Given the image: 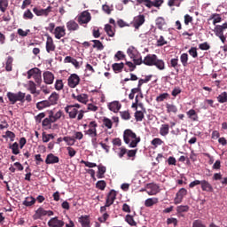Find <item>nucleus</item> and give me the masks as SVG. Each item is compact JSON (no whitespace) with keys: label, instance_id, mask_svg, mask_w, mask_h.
<instances>
[{"label":"nucleus","instance_id":"1","mask_svg":"<svg viewBox=\"0 0 227 227\" xmlns=\"http://www.w3.org/2000/svg\"><path fill=\"white\" fill-rule=\"evenodd\" d=\"M143 64L146 67H156L158 70H166V62L159 59L155 54H148L143 59Z\"/></svg>","mask_w":227,"mask_h":227},{"label":"nucleus","instance_id":"2","mask_svg":"<svg viewBox=\"0 0 227 227\" xmlns=\"http://www.w3.org/2000/svg\"><path fill=\"white\" fill-rule=\"evenodd\" d=\"M123 141L129 148H137L141 143V137L132 131V129H125L123 132Z\"/></svg>","mask_w":227,"mask_h":227},{"label":"nucleus","instance_id":"3","mask_svg":"<svg viewBox=\"0 0 227 227\" xmlns=\"http://www.w3.org/2000/svg\"><path fill=\"white\" fill-rule=\"evenodd\" d=\"M7 98L12 105L17 104V102H21V104L26 102V93L22 91H19L18 93L7 92Z\"/></svg>","mask_w":227,"mask_h":227},{"label":"nucleus","instance_id":"4","mask_svg":"<svg viewBox=\"0 0 227 227\" xmlns=\"http://www.w3.org/2000/svg\"><path fill=\"white\" fill-rule=\"evenodd\" d=\"M89 129L84 131V134L88 136L89 137H97L98 136V133L97 132V127H98V124L95 121H91L89 125Z\"/></svg>","mask_w":227,"mask_h":227},{"label":"nucleus","instance_id":"5","mask_svg":"<svg viewBox=\"0 0 227 227\" xmlns=\"http://www.w3.org/2000/svg\"><path fill=\"white\" fill-rule=\"evenodd\" d=\"M52 12V6L49 5L46 9L41 7H34L33 12L36 17H49V13Z\"/></svg>","mask_w":227,"mask_h":227},{"label":"nucleus","instance_id":"6","mask_svg":"<svg viewBox=\"0 0 227 227\" xmlns=\"http://www.w3.org/2000/svg\"><path fill=\"white\" fill-rule=\"evenodd\" d=\"M48 215V217H51V215H54V212L51 210H45L43 207H39L36 211L35 214L33 215V220L36 221L38 219H42V217Z\"/></svg>","mask_w":227,"mask_h":227},{"label":"nucleus","instance_id":"7","mask_svg":"<svg viewBox=\"0 0 227 227\" xmlns=\"http://www.w3.org/2000/svg\"><path fill=\"white\" fill-rule=\"evenodd\" d=\"M145 192L149 196H155L160 192V187L155 184H148Z\"/></svg>","mask_w":227,"mask_h":227},{"label":"nucleus","instance_id":"8","mask_svg":"<svg viewBox=\"0 0 227 227\" xmlns=\"http://www.w3.org/2000/svg\"><path fill=\"white\" fill-rule=\"evenodd\" d=\"M79 82H81V78L77 74H71L67 79V84L69 88H76L79 86Z\"/></svg>","mask_w":227,"mask_h":227},{"label":"nucleus","instance_id":"9","mask_svg":"<svg viewBox=\"0 0 227 227\" xmlns=\"http://www.w3.org/2000/svg\"><path fill=\"white\" fill-rule=\"evenodd\" d=\"M45 47L48 54H52V52L56 51V44L54 43V39H52L51 35H47Z\"/></svg>","mask_w":227,"mask_h":227},{"label":"nucleus","instance_id":"10","mask_svg":"<svg viewBox=\"0 0 227 227\" xmlns=\"http://www.w3.org/2000/svg\"><path fill=\"white\" fill-rule=\"evenodd\" d=\"M187 196V189L181 188L176 194V198L174 199L175 205H180L182 201H184V197Z\"/></svg>","mask_w":227,"mask_h":227},{"label":"nucleus","instance_id":"11","mask_svg":"<svg viewBox=\"0 0 227 227\" xmlns=\"http://www.w3.org/2000/svg\"><path fill=\"white\" fill-rule=\"evenodd\" d=\"M53 35L57 40H61L67 35V28L65 26H59L55 27Z\"/></svg>","mask_w":227,"mask_h":227},{"label":"nucleus","instance_id":"12","mask_svg":"<svg viewBox=\"0 0 227 227\" xmlns=\"http://www.w3.org/2000/svg\"><path fill=\"white\" fill-rule=\"evenodd\" d=\"M91 20V14L88 12H82L77 19V22L82 26V24H88Z\"/></svg>","mask_w":227,"mask_h":227},{"label":"nucleus","instance_id":"13","mask_svg":"<svg viewBox=\"0 0 227 227\" xmlns=\"http://www.w3.org/2000/svg\"><path fill=\"white\" fill-rule=\"evenodd\" d=\"M65 112L68 114L71 120H75V118H77V114H79V110H77V108H74L72 105H67L65 107Z\"/></svg>","mask_w":227,"mask_h":227},{"label":"nucleus","instance_id":"14","mask_svg":"<svg viewBox=\"0 0 227 227\" xmlns=\"http://www.w3.org/2000/svg\"><path fill=\"white\" fill-rule=\"evenodd\" d=\"M145 15L140 14L138 16H136L133 20L132 26L135 27V29H139L140 26H143L145 24Z\"/></svg>","mask_w":227,"mask_h":227},{"label":"nucleus","instance_id":"15","mask_svg":"<svg viewBox=\"0 0 227 227\" xmlns=\"http://www.w3.org/2000/svg\"><path fill=\"white\" fill-rule=\"evenodd\" d=\"M138 107H141L142 110H137L135 113V120L137 121H143L144 118H145V113H146V108L143 107V104L139 103L138 104Z\"/></svg>","mask_w":227,"mask_h":227},{"label":"nucleus","instance_id":"16","mask_svg":"<svg viewBox=\"0 0 227 227\" xmlns=\"http://www.w3.org/2000/svg\"><path fill=\"white\" fill-rule=\"evenodd\" d=\"M200 187L204 192H214V186L207 180L200 181Z\"/></svg>","mask_w":227,"mask_h":227},{"label":"nucleus","instance_id":"17","mask_svg":"<svg viewBox=\"0 0 227 227\" xmlns=\"http://www.w3.org/2000/svg\"><path fill=\"white\" fill-rule=\"evenodd\" d=\"M48 226L49 227H63L65 226V222H63V220L58 219V216H55L48 222Z\"/></svg>","mask_w":227,"mask_h":227},{"label":"nucleus","instance_id":"18","mask_svg":"<svg viewBox=\"0 0 227 227\" xmlns=\"http://www.w3.org/2000/svg\"><path fill=\"white\" fill-rule=\"evenodd\" d=\"M78 223H80L82 227H91V220H90V215H88L80 216Z\"/></svg>","mask_w":227,"mask_h":227},{"label":"nucleus","instance_id":"19","mask_svg":"<svg viewBox=\"0 0 227 227\" xmlns=\"http://www.w3.org/2000/svg\"><path fill=\"white\" fill-rule=\"evenodd\" d=\"M225 29H227V27H226V24L223 23V25H215L213 31L215 36H222L224 35Z\"/></svg>","mask_w":227,"mask_h":227},{"label":"nucleus","instance_id":"20","mask_svg":"<svg viewBox=\"0 0 227 227\" xmlns=\"http://www.w3.org/2000/svg\"><path fill=\"white\" fill-rule=\"evenodd\" d=\"M45 84H52L54 82V74L51 71H46L43 74Z\"/></svg>","mask_w":227,"mask_h":227},{"label":"nucleus","instance_id":"21","mask_svg":"<svg viewBox=\"0 0 227 227\" xmlns=\"http://www.w3.org/2000/svg\"><path fill=\"white\" fill-rule=\"evenodd\" d=\"M72 98H74V100H77L81 104H88V94L75 95L73 93Z\"/></svg>","mask_w":227,"mask_h":227},{"label":"nucleus","instance_id":"22","mask_svg":"<svg viewBox=\"0 0 227 227\" xmlns=\"http://www.w3.org/2000/svg\"><path fill=\"white\" fill-rule=\"evenodd\" d=\"M59 162V157L54 155L53 153H49L46 156L45 163L46 164H58Z\"/></svg>","mask_w":227,"mask_h":227},{"label":"nucleus","instance_id":"23","mask_svg":"<svg viewBox=\"0 0 227 227\" xmlns=\"http://www.w3.org/2000/svg\"><path fill=\"white\" fill-rule=\"evenodd\" d=\"M66 26H67V30H69L70 32L78 31V29H79V24L77 22H75V20H74L67 21Z\"/></svg>","mask_w":227,"mask_h":227},{"label":"nucleus","instance_id":"24","mask_svg":"<svg viewBox=\"0 0 227 227\" xmlns=\"http://www.w3.org/2000/svg\"><path fill=\"white\" fill-rule=\"evenodd\" d=\"M58 100H59V94L52 92L48 98V103L50 106H56V104H58Z\"/></svg>","mask_w":227,"mask_h":227},{"label":"nucleus","instance_id":"25","mask_svg":"<svg viewBox=\"0 0 227 227\" xmlns=\"http://www.w3.org/2000/svg\"><path fill=\"white\" fill-rule=\"evenodd\" d=\"M108 109L113 111V113H118L121 109V104L118 101H114L108 105Z\"/></svg>","mask_w":227,"mask_h":227},{"label":"nucleus","instance_id":"26","mask_svg":"<svg viewBox=\"0 0 227 227\" xmlns=\"http://www.w3.org/2000/svg\"><path fill=\"white\" fill-rule=\"evenodd\" d=\"M112 68L114 72V74H121V72H123V68H125V64L123 62L114 63L112 65Z\"/></svg>","mask_w":227,"mask_h":227},{"label":"nucleus","instance_id":"27","mask_svg":"<svg viewBox=\"0 0 227 227\" xmlns=\"http://www.w3.org/2000/svg\"><path fill=\"white\" fill-rule=\"evenodd\" d=\"M127 54L130 57L131 59H133L134 58H137L139 51H137L134 46H129L127 50Z\"/></svg>","mask_w":227,"mask_h":227},{"label":"nucleus","instance_id":"28","mask_svg":"<svg viewBox=\"0 0 227 227\" xmlns=\"http://www.w3.org/2000/svg\"><path fill=\"white\" fill-rule=\"evenodd\" d=\"M160 136L166 137L168 134H169V124L165 123L161 124L160 128Z\"/></svg>","mask_w":227,"mask_h":227},{"label":"nucleus","instance_id":"29","mask_svg":"<svg viewBox=\"0 0 227 227\" xmlns=\"http://www.w3.org/2000/svg\"><path fill=\"white\" fill-rule=\"evenodd\" d=\"M98 169L97 178H105L104 175H106L107 168L103 165H98Z\"/></svg>","mask_w":227,"mask_h":227},{"label":"nucleus","instance_id":"30","mask_svg":"<svg viewBox=\"0 0 227 227\" xmlns=\"http://www.w3.org/2000/svg\"><path fill=\"white\" fill-rule=\"evenodd\" d=\"M36 203V199L34 197H27L25 198V200L23 201V205L25 207H33Z\"/></svg>","mask_w":227,"mask_h":227},{"label":"nucleus","instance_id":"31","mask_svg":"<svg viewBox=\"0 0 227 227\" xmlns=\"http://www.w3.org/2000/svg\"><path fill=\"white\" fill-rule=\"evenodd\" d=\"M36 107L39 111H42V109H45V107H51V104L48 100H43L36 103Z\"/></svg>","mask_w":227,"mask_h":227},{"label":"nucleus","instance_id":"32","mask_svg":"<svg viewBox=\"0 0 227 227\" xmlns=\"http://www.w3.org/2000/svg\"><path fill=\"white\" fill-rule=\"evenodd\" d=\"M156 26L158 27V29H160V31H162V29H164V26H166V20H164V18L162 17H159L156 19Z\"/></svg>","mask_w":227,"mask_h":227},{"label":"nucleus","instance_id":"33","mask_svg":"<svg viewBox=\"0 0 227 227\" xmlns=\"http://www.w3.org/2000/svg\"><path fill=\"white\" fill-rule=\"evenodd\" d=\"M157 203H159L158 198H149V199L145 200V207H153V205H157Z\"/></svg>","mask_w":227,"mask_h":227},{"label":"nucleus","instance_id":"34","mask_svg":"<svg viewBox=\"0 0 227 227\" xmlns=\"http://www.w3.org/2000/svg\"><path fill=\"white\" fill-rule=\"evenodd\" d=\"M186 114L192 121H198V114H196V110L191 109L186 113Z\"/></svg>","mask_w":227,"mask_h":227},{"label":"nucleus","instance_id":"35","mask_svg":"<svg viewBox=\"0 0 227 227\" xmlns=\"http://www.w3.org/2000/svg\"><path fill=\"white\" fill-rule=\"evenodd\" d=\"M35 18V14L31 12L30 9H27L23 13V19L24 20H33Z\"/></svg>","mask_w":227,"mask_h":227},{"label":"nucleus","instance_id":"36","mask_svg":"<svg viewBox=\"0 0 227 227\" xmlns=\"http://www.w3.org/2000/svg\"><path fill=\"white\" fill-rule=\"evenodd\" d=\"M166 108H167V113L168 114L173 113L174 114H176V113H178V107H176V106L173 104H167Z\"/></svg>","mask_w":227,"mask_h":227},{"label":"nucleus","instance_id":"37","mask_svg":"<svg viewBox=\"0 0 227 227\" xmlns=\"http://www.w3.org/2000/svg\"><path fill=\"white\" fill-rule=\"evenodd\" d=\"M117 195L118 193L116 192V191L111 190L106 195V200L112 201V203H114Z\"/></svg>","mask_w":227,"mask_h":227},{"label":"nucleus","instance_id":"38","mask_svg":"<svg viewBox=\"0 0 227 227\" xmlns=\"http://www.w3.org/2000/svg\"><path fill=\"white\" fill-rule=\"evenodd\" d=\"M10 150H12L13 155H19L20 153V150L19 149V143L14 142L12 145L9 146Z\"/></svg>","mask_w":227,"mask_h":227},{"label":"nucleus","instance_id":"39","mask_svg":"<svg viewBox=\"0 0 227 227\" xmlns=\"http://www.w3.org/2000/svg\"><path fill=\"white\" fill-rule=\"evenodd\" d=\"M106 187H107V183L105 180H99L96 183V188L99 191H106Z\"/></svg>","mask_w":227,"mask_h":227},{"label":"nucleus","instance_id":"40","mask_svg":"<svg viewBox=\"0 0 227 227\" xmlns=\"http://www.w3.org/2000/svg\"><path fill=\"white\" fill-rule=\"evenodd\" d=\"M180 61H181L183 67H187V65H189V63H188V61H189V55L187 53L181 54Z\"/></svg>","mask_w":227,"mask_h":227},{"label":"nucleus","instance_id":"41","mask_svg":"<svg viewBox=\"0 0 227 227\" xmlns=\"http://www.w3.org/2000/svg\"><path fill=\"white\" fill-rule=\"evenodd\" d=\"M13 65V58L8 57L6 60V65H5V70L6 72H12V66Z\"/></svg>","mask_w":227,"mask_h":227},{"label":"nucleus","instance_id":"42","mask_svg":"<svg viewBox=\"0 0 227 227\" xmlns=\"http://www.w3.org/2000/svg\"><path fill=\"white\" fill-rule=\"evenodd\" d=\"M125 221L129 226H137V223H136V220H134V217L130 215H126Z\"/></svg>","mask_w":227,"mask_h":227},{"label":"nucleus","instance_id":"43","mask_svg":"<svg viewBox=\"0 0 227 227\" xmlns=\"http://www.w3.org/2000/svg\"><path fill=\"white\" fill-rule=\"evenodd\" d=\"M103 125L106 129H113V121H111V119H109L107 117H104L103 118Z\"/></svg>","mask_w":227,"mask_h":227},{"label":"nucleus","instance_id":"44","mask_svg":"<svg viewBox=\"0 0 227 227\" xmlns=\"http://www.w3.org/2000/svg\"><path fill=\"white\" fill-rule=\"evenodd\" d=\"M40 72V68L38 67H34L30 70L27 71V79H31L33 76L38 74Z\"/></svg>","mask_w":227,"mask_h":227},{"label":"nucleus","instance_id":"45","mask_svg":"<svg viewBox=\"0 0 227 227\" xmlns=\"http://www.w3.org/2000/svg\"><path fill=\"white\" fill-rule=\"evenodd\" d=\"M105 31L108 35V36L110 37L114 36V30L113 29V26L106 24L105 26Z\"/></svg>","mask_w":227,"mask_h":227},{"label":"nucleus","instance_id":"46","mask_svg":"<svg viewBox=\"0 0 227 227\" xmlns=\"http://www.w3.org/2000/svg\"><path fill=\"white\" fill-rule=\"evenodd\" d=\"M93 42V49H98V51H104V44H102V42L98 40H92Z\"/></svg>","mask_w":227,"mask_h":227},{"label":"nucleus","instance_id":"47","mask_svg":"<svg viewBox=\"0 0 227 227\" xmlns=\"http://www.w3.org/2000/svg\"><path fill=\"white\" fill-rule=\"evenodd\" d=\"M151 145L154 147L157 148V146H160L161 145H164V141L160 138H153L151 142Z\"/></svg>","mask_w":227,"mask_h":227},{"label":"nucleus","instance_id":"48","mask_svg":"<svg viewBox=\"0 0 227 227\" xmlns=\"http://www.w3.org/2000/svg\"><path fill=\"white\" fill-rule=\"evenodd\" d=\"M167 98H169V94L168 92L160 94L156 98V102H164V100H167Z\"/></svg>","mask_w":227,"mask_h":227},{"label":"nucleus","instance_id":"49","mask_svg":"<svg viewBox=\"0 0 227 227\" xmlns=\"http://www.w3.org/2000/svg\"><path fill=\"white\" fill-rule=\"evenodd\" d=\"M184 0H168V6H176L177 8L180 7V4H182V2Z\"/></svg>","mask_w":227,"mask_h":227},{"label":"nucleus","instance_id":"50","mask_svg":"<svg viewBox=\"0 0 227 227\" xmlns=\"http://www.w3.org/2000/svg\"><path fill=\"white\" fill-rule=\"evenodd\" d=\"M217 100L220 104H224L225 102H227V93L226 92H223L221 93L218 97H217Z\"/></svg>","mask_w":227,"mask_h":227},{"label":"nucleus","instance_id":"51","mask_svg":"<svg viewBox=\"0 0 227 227\" xmlns=\"http://www.w3.org/2000/svg\"><path fill=\"white\" fill-rule=\"evenodd\" d=\"M33 79L40 86L42 84V71H39L36 74L33 76Z\"/></svg>","mask_w":227,"mask_h":227},{"label":"nucleus","instance_id":"52","mask_svg":"<svg viewBox=\"0 0 227 227\" xmlns=\"http://www.w3.org/2000/svg\"><path fill=\"white\" fill-rule=\"evenodd\" d=\"M152 77H153V75L151 74V75L145 76V79H140V80L138 81V87L141 88V87L143 86V84H145V83H146V82H150V81H152Z\"/></svg>","mask_w":227,"mask_h":227},{"label":"nucleus","instance_id":"53","mask_svg":"<svg viewBox=\"0 0 227 227\" xmlns=\"http://www.w3.org/2000/svg\"><path fill=\"white\" fill-rule=\"evenodd\" d=\"M6 8H8V0H0V11L4 13Z\"/></svg>","mask_w":227,"mask_h":227},{"label":"nucleus","instance_id":"54","mask_svg":"<svg viewBox=\"0 0 227 227\" xmlns=\"http://www.w3.org/2000/svg\"><path fill=\"white\" fill-rule=\"evenodd\" d=\"M63 88H64L63 80H57L55 82V90H57V91H61Z\"/></svg>","mask_w":227,"mask_h":227},{"label":"nucleus","instance_id":"55","mask_svg":"<svg viewBox=\"0 0 227 227\" xmlns=\"http://www.w3.org/2000/svg\"><path fill=\"white\" fill-rule=\"evenodd\" d=\"M28 90L30 93H36V83L33 81H29L28 82Z\"/></svg>","mask_w":227,"mask_h":227},{"label":"nucleus","instance_id":"56","mask_svg":"<svg viewBox=\"0 0 227 227\" xmlns=\"http://www.w3.org/2000/svg\"><path fill=\"white\" fill-rule=\"evenodd\" d=\"M137 153V149L129 150V151L127 150V155H128L129 159H131V160H134Z\"/></svg>","mask_w":227,"mask_h":227},{"label":"nucleus","instance_id":"57","mask_svg":"<svg viewBox=\"0 0 227 227\" xmlns=\"http://www.w3.org/2000/svg\"><path fill=\"white\" fill-rule=\"evenodd\" d=\"M177 214H184V212H189V206H178L176 207Z\"/></svg>","mask_w":227,"mask_h":227},{"label":"nucleus","instance_id":"58","mask_svg":"<svg viewBox=\"0 0 227 227\" xmlns=\"http://www.w3.org/2000/svg\"><path fill=\"white\" fill-rule=\"evenodd\" d=\"M208 106L210 107H214V100H212V99H205L204 100V106L202 107V109H208Z\"/></svg>","mask_w":227,"mask_h":227},{"label":"nucleus","instance_id":"59","mask_svg":"<svg viewBox=\"0 0 227 227\" xmlns=\"http://www.w3.org/2000/svg\"><path fill=\"white\" fill-rule=\"evenodd\" d=\"M162 3H164V0H155L153 2L151 1L150 8H152V6H155V8H160L162 5Z\"/></svg>","mask_w":227,"mask_h":227},{"label":"nucleus","instance_id":"60","mask_svg":"<svg viewBox=\"0 0 227 227\" xmlns=\"http://www.w3.org/2000/svg\"><path fill=\"white\" fill-rule=\"evenodd\" d=\"M3 137H9L11 141H15V133H13L12 131L7 130L5 132V135L3 136Z\"/></svg>","mask_w":227,"mask_h":227},{"label":"nucleus","instance_id":"61","mask_svg":"<svg viewBox=\"0 0 227 227\" xmlns=\"http://www.w3.org/2000/svg\"><path fill=\"white\" fill-rule=\"evenodd\" d=\"M199 49H200V51H209L210 44H208V43H207V42L202 43L199 44Z\"/></svg>","mask_w":227,"mask_h":227},{"label":"nucleus","instance_id":"62","mask_svg":"<svg viewBox=\"0 0 227 227\" xmlns=\"http://www.w3.org/2000/svg\"><path fill=\"white\" fill-rule=\"evenodd\" d=\"M43 127H46V129H52V125H51V120L48 118H45L43 121Z\"/></svg>","mask_w":227,"mask_h":227},{"label":"nucleus","instance_id":"63","mask_svg":"<svg viewBox=\"0 0 227 227\" xmlns=\"http://www.w3.org/2000/svg\"><path fill=\"white\" fill-rule=\"evenodd\" d=\"M190 56H192L193 58H198V49L196 47H192L188 51Z\"/></svg>","mask_w":227,"mask_h":227},{"label":"nucleus","instance_id":"64","mask_svg":"<svg viewBox=\"0 0 227 227\" xmlns=\"http://www.w3.org/2000/svg\"><path fill=\"white\" fill-rule=\"evenodd\" d=\"M192 227H207L201 220H195L192 223Z\"/></svg>","mask_w":227,"mask_h":227}]
</instances>
